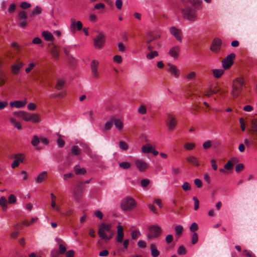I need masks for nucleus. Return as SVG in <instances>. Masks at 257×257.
I'll return each mask as SVG.
<instances>
[{
    "mask_svg": "<svg viewBox=\"0 0 257 257\" xmlns=\"http://www.w3.org/2000/svg\"><path fill=\"white\" fill-rule=\"evenodd\" d=\"M191 5H187L181 10L183 18L190 22H194L198 20L197 8L196 4L199 0H189Z\"/></svg>",
    "mask_w": 257,
    "mask_h": 257,
    "instance_id": "1",
    "label": "nucleus"
},
{
    "mask_svg": "<svg viewBox=\"0 0 257 257\" xmlns=\"http://www.w3.org/2000/svg\"><path fill=\"white\" fill-rule=\"evenodd\" d=\"M15 117H11L10 121L12 124L18 130L22 128V126L18 120V118L32 122H38L40 121V117L37 113H16Z\"/></svg>",
    "mask_w": 257,
    "mask_h": 257,
    "instance_id": "2",
    "label": "nucleus"
},
{
    "mask_svg": "<svg viewBox=\"0 0 257 257\" xmlns=\"http://www.w3.org/2000/svg\"><path fill=\"white\" fill-rule=\"evenodd\" d=\"M137 206L135 200L131 197L123 199L121 202V208L124 211H131Z\"/></svg>",
    "mask_w": 257,
    "mask_h": 257,
    "instance_id": "3",
    "label": "nucleus"
},
{
    "mask_svg": "<svg viewBox=\"0 0 257 257\" xmlns=\"http://www.w3.org/2000/svg\"><path fill=\"white\" fill-rule=\"evenodd\" d=\"M244 84V81L243 78L238 77L235 79L232 84V95L234 97L238 96L242 91Z\"/></svg>",
    "mask_w": 257,
    "mask_h": 257,
    "instance_id": "4",
    "label": "nucleus"
},
{
    "mask_svg": "<svg viewBox=\"0 0 257 257\" xmlns=\"http://www.w3.org/2000/svg\"><path fill=\"white\" fill-rule=\"evenodd\" d=\"M112 224L111 223H102L99 226L98 234L101 238H107V233L111 232Z\"/></svg>",
    "mask_w": 257,
    "mask_h": 257,
    "instance_id": "5",
    "label": "nucleus"
},
{
    "mask_svg": "<svg viewBox=\"0 0 257 257\" xmlns=\"http://www.w3.org/2000/svg\"><path fill=\"white\" fill-rule=\"evenodd\" d=\"M105 43V36L102 33H99L94 39V46L96 49H100L102 48Z\"/></svg>",
    "mask_w": 257,
    "mask_h": 257,
    "instance_id": "6",
    "label": "nucleus"
},
{
    "mask_svg": "<svg viewBox=\"0 0 257 257\" xmlns=\"http://www.w3.org/2000/svg\"><path fill=\"white\" fill-rule=\"evenodd\" d=\"M166 123L170 131H172L176 126L177 120L175 115L169 114L165 120Z\"/></svg>",
    "mask_w": 257,
    "mask_h": 257,
    "instance_id": "7",
    "label": "nucleus"
},
{
    "mask_svg": "<svg viewBox=\"0 0 257 257\" xmlns=\"http://www.w3.org/2000/svg\"><path fill=\"white\" fill-rule=\"evenodd\" d=\"M84 189V187L82 184H79L74 188L73 194L76 201H79L82 198Z\"/></svg>",
    "mask_w": 257,
    "mask_h": 257,
    "instance_id": "8",
    "label": "nucleus"
},
{
    "mask_svg": "<svg viewBox=\"0 0 257 257\" xmlns=\"http://www.w3.org/2000/svg\"><path fill=\"white\" fill-rule=\"evenodd\" d=\"M18 25L22 29L27 27V15L24 12H20L18 16Z\"/></svg>",
    "mask_w": 257,
    "mask_h": 257,
    "instance_id": "9",
    "label": "nucleus"
},
{
    "mask_svg": "<svg viewBox=\"0 0 257 257\" xmlns=\"http://www.w3.org/2000/svg\"><path fill=\"white\" fill-rule=\"evenodd\" d=\"M168 66L167 71L170 73L171 76L176 78H178L180 76L181 71L176 65L171 63H168Z\"/></svg>",
    "mask_w": 257,
    "mask_h": 257,
    "instance_id": "10",
    "label": "nucleus"
},
{
    "mask_svg": "<svg viewBox=\"0 0 257 257\" xmlns=\"http://www.w3.org/2000/svg\"><path fill=\"white\" fill-rule=\"evenodd\" d=\"M99 64V62L96 60H93L90 64L91 73L93 77L95 79L98 78L99 76V73L98 70Z\"/></svg>",
    "mask_w": 257,
    "mask_h": 257,
    "instance_id": "11",
    "label": "nucleus"
},
{
    "mask_svg": "<svg viewBox=\"0 0 257 257\" xmlns=\"http://www.w3.org/2000/svg\"><path fill=\"white\" fill-rule=\"evenodd\" d=\"M235 57V55L234 53H231L222 60V67L224 69H228L231 66Z\"/></svg>",
    "mask_w": 257,
    "mask_h": 257,
    "instance_id": "12",
    "label": "nucleus"
},
{
    "mask_svg": "<svg viewBox=\"0 0 257 257\" xmlns=\"http://www.w3.org/2000/svg\"><path fill=\"white\" fill-rule=\"evenodd\" d=\"M222 44L221 40L219 38H215L212 42L210 50L215 53H218L220 50Z\"/></svg>",
    "mask_w": 257,
    "mask_h": 257,
    "instance_id": "13",
    "label": "nucleus"
},
{
    "mask_svg": "<svg viewBox=\"0 0 257 257\" xmlns=\"http://www.w3.org/2000/svg\"><path fill=\"white\" fill-rule=\"evenodd\" d=\"M135 165L140 172H145L148 168V164L142 159H137Z\"/></svg>",
    "mask_w": 257,
    "mask_h": 257,
    "instance_id": "14",
    "label": "nucleus"
},
{
    "mask_svg": "<svg viewBox=\"0 0 257 257\" xmlns=\"http://www.w3.org/2000/svg\"><path fill=\"white\" fill-rule=\"evenodd\" d=\"M180 51L181 48L179 46H174L170 48L169 54L174 59H177L179 57Z\"/></svg>",
    "mask_w": 257,
    "mask_h": 257,
    "instance_id": "15",
    "label": "nucleus"
},
{
    "mask_svg": "<svg viewBox=\"0 0 257 257\" xmlns=\"http://www.w3.org/2000/svg\"><path fill=\"white\" fill-rule=\"evenodd\" d=\"M170 32L175 38L179 42H182V38L181 36V30L175 27H171L170 28Z\"/></svg>",
    "mask_w": 257,
    "mask_h": 257,
    "instance_id": "16",
    "label": "nucleus"
},
{
    "mask_svg": "<svg viewBox=\"0 0 257 257\" xmlns=\"http://www.w3.org/2000/svg\"><path fill=\"white\" fill-rule=\"evenodd\" d=\"M149 232L153 233L156 237L159 236L162 233L161 228L157 225H152L149 228Z\"/></svg>",
    "mask_w": 257,
    "mask_h": 257,
    "instance_id": "17",
    "label": "nucleus"
},
{
    "mask_svg": "<svg viewBox=\"0 0 257 257\" xmlns=\"http://www.w3.org/2000/svg\"><path fill=\"white\" fill-rule=\"evenodd\" d=\"M15 160L12 164V168L14 169L19 166L20 163H22L24 160V157L23 154H18L14 156Z\"/></svg>",
    "mask_w": 257,
    "mask_h": 257,
    "instance_id": "18",
    "label": "nucleus"
},
{
    "mask_svg": "<svg viewBox=\"0 0 257 257\" xmlns=\"http://www.w3.org/2000/svg\"><path fill=\"white\" fill-rule=\"evenodd\" d=\"M70 28L71 31H80L82 28V24L80 21L75 22L74 19H71Z\"/></svg>",
    "mask_w": 257,
    "mask_h": 257,
    "instance_id": "19",
    "label": "nucleus"
},
{
    "mask_svg": "<svg viewBox=\"0 0 257 257\" xmlns=\"http://www.w3.org/2000/svg\"><path fill=\"white\" fill-rule=\"evenodd\" d=\"M27 103L26 100H15L10 102L11 107H15L17 108H23Z\"/></svg>",
    "mask_w": 257,
    "mask_h": 257,
    "instance_id": "20",
    "label": "nucleus"
},
{
    "mask_svg": "<svg viewBox=\"0 0 257 257\" xmlns=\"http://www.w3.org/2000/svg\"><path fill=\"white\" fill-rule=\"evenodd\" d=\"M117 234L116 237V240L118 242H122L124 237V233L123 231V228L121 226L118 225L117 226Z\"/></svg>",
    "mask_w": 257,
    "mask_h": 257,
    "instance_id": "21",
    "label": "nucleus"
},
{
    "mask_svg": "<svg viewBox=\"0 0 257 257\" xmlns=\"http://www.w3.org/2000/svg\"><path fill=\"white\" fill-rule=\"evenodd\" d=\"M24 64L23 62H19L17 64L12 66V72L14 74H18L21 69L23 67Z\"/></svg>",
    "mask_w": 257,
    "mask_h": 257,
    "instance_id": "22",
    "label": "nucleus"
},
{
    "mask_svg": "<svg viewBox=\"0 0 257 257\" xmlns=\"http://www.w3.org/2000/svg\"><path fill=\"white\" fill-rule=\"evenodd\" d=\"M42 36L46 41H51L52 43L53 42L54 37L53 35L49 31H43L42 33Z\"/></svg>",
    "mask_w": 257,
    "mask_h": 257,
    "instance_id": "23",
    "label": "nucleus"
},
{
    "mask_svg": "<svg viewBox=\"0 0 257 257\" xmlns=\"http://www.w3.org/2000/svg\"><path fill=\"white\" fill-rule=\"evenodd\" d=\"M112 118L113 124H114L115 125V127L119 131H121L123 128V124L122 121L121 120H120L119 119H118V118H116L115 117H112Z\"/></svg>",
    "mask_w": 257,
    "mask_h": 257,
    "instance_id": "24",
    "label": "nucleus"
},
{
    "mask_svg": "<svg viewBox=\"0 0 257 257\" xmlns=\"http://www.w3.org/2000/svg\"><path fill=\"white\" fill-rule=\"evenodd\" d=\"M118 104L114 101L108 103L106 106V111H113L118 107Z\"/></svg>",
    "mask_w": 257,
    "mask_h": 257,
    "instance_id": "25",
    "label": "nucleus"
},
{
    "mask_svg": "<svg viewBox=\"0 0 257 257\" xmlns=\"http://www.w3.org/2000/svg\"><path fill=\"white\" fill-rule=\"evenodd\" d=\"M151 254L153 257H158L160 254L159 251L157 249L155 244L152 243L150 245Z\"/></svg>",
    "mask_w": 257,
    "mask_h": 257,
    "instance_id": "26",
    "label": "nucleus"
},
{
    "mask_svg": "<svg viewBox=\"0 0 257 257\" xmlns=\"http://www.w3.org/2000/svg\"><path fill=\"white\" fill-rule=\"evenodd\" d=\"M47 177V173L46 171H43L40 173L36 179V182L38 183H41Z\"/></svg>",
    "mask_w": 257,
    "mask_h": 257,
    "instance_id": "27",
    "label": "nucleus"
},
{
    "mask_svg": "<svg viewBox=\"0 0 257 257\" xmlns=\"http://www.w3.org/2000/svg\"><path fill=\"white\" fill-rule=\"evenodd\" d=\"M213 75L215 78H220L224 73L222 69H214L212 70Z\"/></svg>",
    "mask_w": 257,
    "mask_h": 257,
    "instance_id": "28",
    "label": "nucleus"
},
{
    "mask_svg": "<svg viewBox=\"0 0 257 257\" xmlns=\"http://www.w3.org/2000/svg\"><path fill=\"white\" fill-rule=\"evenodd\" d=\"M196 73L195 71H191L185 76V80L187 82H191L196 77Z\"/></svg>",
    "mask_w": 257,
    "mask_h": 257,
    "instance_id": "29",
    "label": "nucleus"
},
{
    "mask_svg": "<svg viewBox=\"0 0 257 257\" xmlns=\"http://www.w3.org/2000/svg\"><path fill=\"white\" fill-rule=\"evenodd\" d=\"M186 160L195 166L198 167L199 166L197 159L194 156L188 157L186 158Z\"/></svg>",
    "mask_w": 257,
    "mask_h": 257,
    "instance_id": "30",
    "label": "nucleus"
},
{
    "mask_svg": "<svg viewBox=\"0 0 257 257\" xmlns=\"http://www.w3.org/2000/svg\"><path fill=\"white\" fill-rule=\"evenodd\" d=\"M75 173L77 175L84 174L86 172V170L84 168H80L78 165H76L74 168Z\"/></svg>",
    "mask_w": 257,
    "mask_h": 257,
    "instance_id": "31",
    "label": "nucleus"
},
{
    "mask_svg": "<svg viewBox=\"0 0 257 257\" xmlns=\"http://www.w3.org/2000/svg\"><path fill=\"white\" fill-rule=\"evenodd\" d=\"M152 146L150 144H147L142 147V151L145 154L150 153L152 151Z\"/></svg>",
    "mask_w": 257,
    "mask_h": 257,
    "instance_id": "32",
    "label": "nucleus"
},
{
    "mask_svg": "<svg viewBox=\"0 0 257 257\" xmlns=\"http://www.w3.org/2000/svg\"><path fill=\"white\" fill-rule=\"evenodd\" d=\"M51 53L54 58H58L59 55V51L57 49V47L55 45H53L51 49Z\"/></svg>",
    "mask_w": 257,
    "mask_h": 257,
    "instance_id": "33",
    "label": "nucleus"
},
{
    "mask_svg": "<svg viewBox=\"0 0 257 257\" xmlns=\"http://www.w3.org/2000/svg\"><path fill=\"white\" fill-rule=\"evenodd\" d=\"M159 55V53L157 51H151L150 53H148L146 55V58L148 60H151L153 59L155 57H157Z\"/></svg>",
    "mask_w": 257,
    "mask_h": 257,
    "instance_id": "34",
    "label": "nucleus"
},
{
    "mask_svg": "<svg viewBox=\"0 0 257 257\" xmlns=\"http://www.w3.org/2000/svg\"><path fill=\"white\" fill-rule=\"evenodd\" d=\"M0 205L3 207V210H5L7 208V200L4 196L0 198Z\"/></svg>",
    "mask_w": 257,
    "mask_h": 257,
    "instance_id": "35",
    "label": "nucleus"
},
{
    "mask_svg": "<svg viewBox=\"0 0 257 257\" xmlns=\"http://www.w3.org/2000/svg\"><path fill=\"white\" fill-rule=\"evenodd\" d=\"M42 12V9L39 6H36L35 9L33 10L32 14L30 15L31 17H33L34 15H40Z\"/></svg>",
    "mask_w": 257,
    "mask_h": 257,
    "instance_id": "36",
    "label": "nucleus"
},
{
    "mask_svg": "<svg viewBox=\"0 0 257 257\" xmlns=\"http://www.w3.org/2000/svg\"><path fill=\"white\" fill-rule=\"evenodd\" d=\"M81 152L80 149L78 146H74L71 148V153L73 155L78 156Z\"/></svg>",
    "mask_w": 257,
    "mask_h": 257,
    "instance_id": "37",
    "label": "nucleus"
},
{
    "mask_svg": "<svg viewBox=\"0 0 257 257\" xmlns=\"http://www.w3.org/2000/svg\"><path fill=\"white\" fill-rule=\"evenodd\" d=\"M7 81V77L6 74L2 72L0 73V86L4 85Z\"/></svg>",
    "mask_w": 257,
    "mask_h": 257,
    "instance_id": "38",
    "label": "nucleus"
},
{
    "mask_svg": "<svg viewBox=\"0 0 257 257\" xmlns=\"http://www.w3.org/2000/svg\"><path fill=\"white\" fill-rule=\"evenodd\" d=\"M184 147L186 150L191 151L195 147V144L194 143H186Z\"/></svg>",
    "mask_w": 257,
    "mask_h": 257,
    "instance_id": "39",
    "label": "nucleus"
},
{
    "mask_svg": "<svg viewBox=\"0 0 257 257\" xmlns=\"http://www.w3.org/2000/svg\"><path fill=\"white\" fill-rule=\"evenodd\" d=\"M119 166L123 169H128L131 167V164L128 162H122L119 164Z\"/></svg>",
    "mask_w": 257,
    "mask_h": 257,
    "instance_id": "40",
    "label": "nucleus"
},
{
    "mask_svg": "<svg viewBox=\"0 0 257 257\" xmlns=\"http://www.w3.org/2000/svg\"><path fill=\"white\" fill-rule=\"evenodd\" d=\"M183 230V228L180 225H178L176 226L175 228L176 233L178 236H180L181 235Z\"/></svg>",
    "mask_w": 257,
    "mask_h": 257,
    "instance_id": "41",
    "label": "nucleus"
},
{
    "mask_svg": "<svg viewBox=\"0 0 257 257\" xmlns=\"http://www.w3.org/2000/svg\"><path fill=\"white\" fill-rule=\"evenodd\" d=\"M119 146L120 149L123 151H126L128 148L127 144L122 141L119 142Z\"/></svg>",
    "mask_w": 257,
    "mask_h": 257,
    "instance_id": "42",
    "label": "nucleus"
},
{
    "mask_svg": "<svg viewBox=\"0 0 257 257\" xmlns=\"http://www.w3.org/2000/svg\"><path fill=\"white\" fill-rule=\"evenodd\" d=\"M252 129L251 132L255 133L257 132V119H253L251 122Z\"/></svg>",
    "mask_w": 257,
    "mask_h": 257,
    "instance_id": "43",
    "label": "nucleus"
},
{
    "mask_svg": "<svg viewBox=\"0 0 257 257\" xmlns=\"http://www.w3.org/2000/svg\"><path fill=\"white\" fill-rule=\"evenodd\" d=\"M39 142H40V139L38 138V137L37 136H34L33 137L32 141H31L32 145L33 146L36 147L38 145V144L39 143Z\"/></svg>",
    "mask_w": 257,
    "mask_h": 257,
    "instance_id": "44",
    "label": "nucleus"
},
{
    "mask_svg": "<svg viewBox=\"0 0 257 257\" xmlns=\"http://www.w3.org/2000/svg\"><path fill=\"white\" fill-rule=\"evenodd\" d=\"M113 61L117 64H120L122 62V57L120 55H115L113 57Z\"/></svg>",
    "mask_w": 257,
    "mask_h": 257,
    "instance_id": "45",
    "label": "nucleus"
},
{
    "mask_svg": "<svg viewBox=\"0 0 257 257\" xmlns=\"http://www.w3.org/2000/svg\"><path fill=\"white\" fill-rule=\"evenodd\" d=\"M182 188L185 191H189L191 189V186L188 182H186L182 185Z\"/></svg>",
    "mask_w": 257,
    "mask_h": 257,
    "instance_id": "46",
    "label": "nucleus"
},
{
    "mask_svg": "<svg viewBox=\"0 0 257 257\" xmlns=\"http://www.w3.org/2000/svg\"><path fill=\"white\" fill-rule=\"evenodd\" d=\"M150 181L148 179H143L141 181V184L142 187L146 188L150 184Z\"/></svg>",
    "mask_w": 257,
    "mask_h": 257,
    "instance_id": "47",
    "label": "nucleus"
},
{
    "mask_svg": "<svg viewBox=\"0 0 257 257\" xmlns=\"http://www.w3.org/2000/svg\"><path fill=\"white\" fill-rule=\"evenodd\" d=\"M64 84L65 81L64 80H59L57 83L56 88L58 90H61Z\"/></svg>",
    "mask_w": 257,
    "mask_h": 257,
    "instance_id": "48",
    "label": "nucleus"
},
{
    "mask_svg": "<svg viewBox=\"0 0 257 257\" xmlns=\"http://www.w3.org/2000/svg\"><path fill=\"white\" fill-rule=\"evenodd\" d=\"M74 213V210L71 208H69L67 210L65 213H61L62 215L65 216H71Z\"/></svg>",
    "mask_w": 257,
    "mask_h": 257,
    "instance_id": "49",
    "label": "nucleus"
},
{
    "mask_svg": "<svg viewBox=\"0 0 257 257\" xmlns=\"http://www.w3.org/2000/svg\"><path fill=\"white\" fill-rule=\"evenodd\" d=\"M211 146L212 142L209 140L206 141L202 145L203 149L205 150L209 149L211 147Z\"/></svg>",
    "mask_w": 257,
    "mask_h": 257,
    "instance_id": "50",
    "label": "nucleus"
},
{
    "mask_svg": "<svg viewBox=\"0 0 257 257\" xmlns=\"http://www.w3.org/2000/svg\"><path fill=\"white\" fill-rule=\"evenodd\" d=\"M112 124H113V121H112V118H111L109 121L106 122L105 126H104L105 130H107V131L109 130L111 128Z\"/></svg>",
    "mask_w": 257,
    "mask_h": 257,
    "instance_id": "51",
    "label": "nucleus"
},
{
    "mask_svg": "<svg viewBox=\"0 0 257 257\" xmlns=\"http://www.w3.org/2000/svg\"><path fill=\"white\" fill-rule=\"evenodd\" d=\"M38 219L37 217H34L31 219V222H29L27 220H25L23 221V224L25 225H29L31 224L35 223Z\"/></svg>",
    "mask_w": 257,
    "mask_h": 257,
    "instance_id": "52",
    "label": "nucleus"
},
{
    "mask_svg": "<svg viewBox=\"0 0 257 257\" xmlns=\"http://www.w3.org/2000/svg\"><path fill=\"white\" fill-rule=\"evenodd\" d=\"M50 195H51V206L52 207H55V205H56V197L53 193H51Z\"/></svg>",
    "mask_w": 257,
    "mask_h": 257,
    "instance_id": "53",
    "label": "nucleus"
},
{
    "mask_svg": "<svg viewBox=\"0 0 257 257\" xmlns=\"http://www.w3.org/2000/svg\"><path fill=\"white\" fill-rule=\"evenodd\" d=\"M193 200L194 201V210H197L198 209L199 207V201L196 197H193Z\"/></svg>",
    "mask_w": 257,
    "mask_h": 257,
    "instance_id": "54",
    "label": "nucleus"
},
{
    "mask_svg": "<svg viewBox=\"0 0 257 257\" xmlns=\"http://www.w3.org/2000/svg\"><path fill=\"white\" fill-rule=\"evenodd\" d=\"M224 169L229 170L232 169L233 167V163L231 161H228L227 163L224 166Z\"/></svg>",
    "mask_w": 257,
    "mask_h": 257,
    "instance_id": "55",
    "label": "nucleus"
},
{
    "mask_svg": "<svg viewBox=\"0 0 257 257\" xmlns=\"http://www.w3.org/2000/svg\"><path fill=\"white\" fill-rule=\"evenodd\" d=\"M35 64L34 63H30L28 64V67L26 68V73H29L34 67Z\"/></svg>",
    "mask_w": 257,
    "mask_h": 257,
    "instance_id": "56",
    "label": "nucleus"
},
{
    "mask_svg": "<svg viewBox=\"0 0 257 257\" xmlns=\"http://www.w3.org/2000/svg\"><path fill=\"white\" fill-rule=\"evenodd\" d=\"M198 234L196 232H194L192 237V243L195 244L198 241Z\"/></svg>",
    "mask_w": 257,
    "mask_h": 257,
    "instance_id": "57",
    "label": "nucleus"
},
{
    "mask_svg": "<svg viewBox=\"0 0 257 257\" xmlns=\"http://www.w3.org/2000/svg\"><path fill=\"white\" fill-rule=\"evenodd\" d=\"M8 200L10 204L15 203L16 202V198L14 195L11 194L9 197Z\"/></svg>",
    "mask_w": 257,
    "mask_h": 257,
    "instance_id": "58",
    "label": "nucleus"
},
{
    "mask_svg": "<svg viewBox=\"0 0 257 257\" xmlns=\"http://www.w3.org/2000/svg\"><path fill=\"white\" fill-rule=\"evenodd\" d=\"M148 207L150 210H151L154 213L157 214H158V212L156 207L153 204H149L148 205Z\"/></svg>",
    "mask_w": 257,
    "mask_h": 257,
    "instance_id": "59",
    "label": "nucleus"
},
{
    "mask_svg": "<svg viewBox=\"0 0 257 257\" xmlns=\"http://www.w3.org/2000/svg\"><path fill=\"white\" fill-rule=\"evenodd\" d=\"M244 168V165L242 164H238L235 167V171L236 172L239 173Z\"/></svg>",
    "mask_w": 257,
    "mask_h": 257,
    "instance_id": "60",
    "label": "nucleus"
},
{
    "mask_svg": "<svg viewBox=\"0 0 257 257\" xmlns=\"http://www.w3.org/2000/svg\"><path fill=\"white\" fill-rule=\"evenodd\" d=\"M140 234V232L138 230H134L132 232V237L134 239H136L138 238L139 235Z\"/></svg>",
    "mask_w": 257,
    "mask_h": 257,
    "instance_id": "61",
    "label": "nucleus"
},
{
    "mask_svg": "<svg viewBox=\"0 0 257 257\" xmlns=\"http://www.w3.org/2000/svg\"><path fill=\"white\" fill-rule=\"evenodd\" d=\"M178 253L179 254H184L186 253V249L183 246H180L178 249Z\"/></svg>",
    "mask_w": 257,
    "mask_h": 257,
    "instance_id": "62",
    "label": "nucleus"
},
{
    "mask_svg": "<svg viewBox=\"0 0 257 257\" xmlns=\"http://www.w3.org/2000/svg\"><path fill=\"white\" fill-rule=\"evenodd\" d=\"M243 253L246 257H255L252 252L250 250H245L243 251Z\"/></svg>",
    "mask_w": 257,
    "mask_h": 257,
    "instance_id": "63",
    "label": "nucleus"
},
{
    "mask_svg": "<svg viewBox=\"0 0 257 257\" xmlns=\"http://www.w3.org/2000/svg\"><path fill=\"white\" fill-rule=\"evenodd\" d=\"M118 49L119 51L123 52L125 50V48L122 42H119L118 44Z\"/></svg>",
    "mask_w": 257,
    "mask_h": 257,
    "instance_id": "64",
    "label": "nucleus"
}]
</instances>
